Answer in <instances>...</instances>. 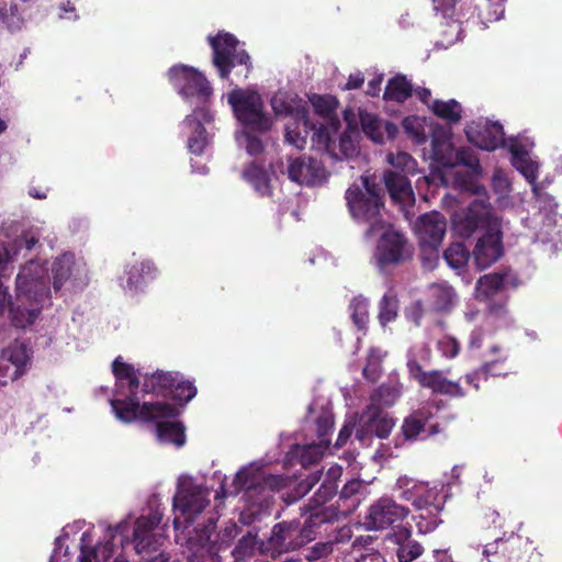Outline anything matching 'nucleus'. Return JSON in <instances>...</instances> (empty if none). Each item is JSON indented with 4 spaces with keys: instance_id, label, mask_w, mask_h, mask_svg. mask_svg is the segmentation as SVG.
<instances>
[{
    "instance_id": "1",
    "label": "nucleus",
    "mask_w": 562,
    "mask_h": 562,
    "mask_svg": "<svg viewBox=\"0 0 562 562\" xmlns=\"http://www.w3.org/2000/svg\"><path fill=\"white\" fill-rule=\"evenodd\" d=\"M48 262L40 258L27 260L16 276L18 305L13 318L21 328L34 323L40 312L50 305L52 293L82 291L89 283V270L82 256L66 250Z\"/></svg>"
},
{
    "instance_id": "2",
    "label": "nucleus",
    "mask_w": 562,
    "mask_h": 562,
    "mask_svg": "<svg viewBox=\"0 0 562 562\" xmlns=\"http://www.w3.org/2000/svg\"><path fill=\"white\" fill-rule=\"evenodd\" d=\"M470 143L484 150H494L501 146L508 148L512 154V165L532 186L537 196L539 212L526 221V226L535 231V240L543 245L550 244V250L555 252L561 241L558 226V204L546 193H539L537 183L539 162L530 156L535 142L527 135L505 138L503 126L498 122H472L465 128Z\"/></svg>"
},
{
    "instance_id": "3",
    "label": "nucleus",
    "mask_w": 562,
    "mask_h": 562,
    "mask_svg": "<svg viewBox=\"0 0 562 562\" xmlns=\"http://www.w3.org/2000/svg\"><path fill=\"white\" fill-rule=\"evenodd\" d=\"M112 371L115 376V389L110 405L116 419L125 424L137 419L153 423L157 439L161 443L183 446L184 428L179 422L173 420L179 414L177 405L143 401V405L139 406V390L134 367L117 357L112 363Z\"/></svg>"
},
{
    "instance_id": "4",
    "label": "nucleus",
    "mask_w": 562,
    "mask_h": 562,
    "mask_svg": "<svg viewBox=\"0 0 562 562\" xmlns=\"http://www.w3.org/2000/svg\"><path fill=\"white\" fill-rule=\"evenodd\" d=\"M346 200L352 217L359 223L369 225L366 238L381 234L373 254L374 265L380 271L397 265L411 257L405 237L387 227L381 216L383 203L380 194L370 184L368 177H361V186L352 184L346 192Z\"/></svg>"
},
{
    "instance_id": "5",
    "label": "nucleus",
    "mask_w": 562,
    "mask_h": 562,
    "mask_svg": "<svg viewBox=\"0 0 562 562\" xmlns=\"http://www.w3.org/2000/svg\"><path fill=\"white\" fill-rule=\"evenodd\" d=\"M477 198L452 216V227L461 237L479 234L472 250L473 263L480 270L495 263L503 255L502 222L486 201V190L477 189Z\"/></svg>"
},
{
    "instance_id": "6",
    "label": "nucleus",
    "mask_w": 562,
    "mask_h": 562,
    "mask_svg": "<svg viewBox=\"0 0 562 562\" xmlns=\"http://www.w3.org/2000/svg\"><path fill=\"white\" fill-rule=\"evenodd\" d=\"M290 480L282 475L267 474L261 461H255L243 467L235 475L232 486L226 488L222 483L216 497L236 495L245 491V497L255 506H267L271 495L288 486Z\"/></svg>"
},
{
    "instance_id": "7",
    "label": "nucleus",
    "mask_w": 562,
    "mask_h": 562,
    "mask_svg": "<svg viewBox=\"0 0 562 562\" xmlns=\"http://www.w3.org/2000/svg\"><path fill=\"white\" fill-rule=\"evenodd\" d=\"M431 158L442 169L439 171V179L446 187L454 186L462 188L467 184V176L460 173L457 168L465 166L471 169L479 167V159L470 148L456 149L451 142V134L448 131H436L431 139Z\"/></svg>"
},
{
    "instance_id": "8",
    "label": "nucleus",
    "mask_w": 562,
    "mask_h": 562,
    "mask_svg": "<svg viewBox=\"0 0 562 562\" xmlns=\"http://www.w3.org/2000/svg\"><path fill=\"white\" fill-rule=\"evenodd\" d=\"M395 426V419L379 406L368 404L360 415L348 418L339 431L335 449L342 447L356 431V439L361 445H370L373 437L387 438Z\"/></svg>"
},
{
    "instance_id": "9",
    "label": "nucleus",
    "mask_w": 562,
    "mask_h": 562,
    "mask_svg": "<svg viewBox=\"0 0 562 562\" xmlns=\"http://www.w3.org/2000/svg\"><path fill=\"white\" fill-rule=\"evenodd\" d=\"M310 517L302 524L300 520L281 521L273 526L271 535L266 542H261V550L266 555L277 557L294 551L315 539L318 512L310 510Z\"/></svg>"
},
{
    "instance_id": "10",
    "label": "nucleus",
    "mask_w": 562,
    "mask_h": 562,
    "mask_svg": "<svg viewBox=\"0 0 562 562\" xmlns=\"http://www.w3.org/2000/svg\"><path fill=\"white\" fill-rule=\"evenodd\" d=\"M209 504L210 490L190 475H180L173 496L175 529H187L194 517L201 514Z\"/></svg>"
},
{
    "instance_id": "11",
    "label": "nucleus",
    "mask_w": 562,
    "mask_h": 562,
    "mask_svg": "<svg viewBox=\"0 0 562 562\" xmlns=\"http://www.w3.org/2000/svg\"><path fill=\"white\" fill-rule=\"evenodd\" d=\"M227 101L243 128L263 134L272 127V117L265 110L263 100L256 90L234 88L227 94Z\"/></svg>"
},
{
    "instance_id": "12",
    "label": "nucleus",
    "mask_w": 562,
    "mask_h": 562,
    "mask_svg": "<svg viewBox=\"0 0 562 562\" xmlns=\"http://www.w3.org/2000/svg\"><path fill=\"white\" fill-rule=\"evenodd\" d=\"M227 101L243 128L263 134L272 127V117L265 110L263 100L256 90L234 88L227 94Z\"/></svg>"
},
{
    "instance_id": "13",
    "label": "nucleus",
    "mask_w": 562,
    "mask_h": 562,
    "mask_svg": "<svg viewBox=\"0 0 562 562\" xmlns=\"http://www.w3.org/2000/svg\"><path fill=\"white\" fill-rule=\"evenodd\" d=\"M134 373H136L135 369ZM135 376L139 384L137 374H135ZM138 390L139 406L143 405L142 398L144 393H153L162 396L165 400H171L176 402L175 405H183L196 395V387L192 382L184 380L180 373L161 370L146 374L144 376L143 389L138 386Z\"/></svg>"
},
{
    "instance_id": "14",
    "label": "nucleus",
    "mask_w": 562,
    "mask_h": 562,
    "mask_svg": "<svg viewBox=\"0 0 562 562\" xmlns=\"http://www.w3.org/2000/svg\"><path fill=\"white\" fill-rule=\"evenodd\" d=\"M314 113L308 112L310 124L313 130L312 143L317 150L333 151L331 136L337 134L340 121L336 115L337 100L331 95L314 94L310 98Z\"/></svg>"
},
{
    "instance_id": "15",
    "label": "nucleus",
    "mask_w": 562,
    "mask_h": 562,
    "mask_svg": "<svg viewBox=\"0 0 562 562\" xmlns=\"http://www.w3.org/2000/svg\"><path fill=\"white\" fill-rule=\"evenodd\" d=\"M317 406L316 402L310 406V415L316 424L318 441L305 445H293L291 450L286 453V462H292L295 459L299 460L303 468H307L318 462L324 457L325 451L329 449L327 435L334 427L333 413L329 404L326 403L319 406L321 412L314 417L313 415Z\"/></svg>"
},
{
    "instance_id": "16",
    "label": "nucleus",
    "mask_w": 562,
    "mask_h": 562,
    "mask_svg": "<svg viewBox=\"0 0 562 562\" xmlns=\"http://www.w3.org/2000/svg\"><path fill=\"white\" fill-rule=\"evenodd\" d=\"M209 42L213 50V64L221 78L227 79L237 66L241 67L240 76L248 77L251 69L250 57L233 34L220 32L216 36H209Z\"/></svg>"
},
{
    "instance_id": "17",
    "label": "nucleus",
    "mask_w": 562,
    "mask_h": 562,
    "mask_svg": "<svg viewBox=\"0 0 562 562\" xmlns=\"http://www.w3.org/2000/svg\"><path fill=\"white\" fill-rule=\"evenodd\" d=\"M168 76L179 94L194 109L206 108L213 89L202 72L193 67L176 65L169 69Z\"/></svg>"
},
{
    "instance_id": "18",
    "label": "nucleus",
    "mask_w": 562,
    "mask_h": 562,
    "mask_svg": "<svg viewBox=\"0 0 562 562\" xmlns=\"http://www.w3.org/2000/svg\"><path fill=\"white\" fill-rule=\"evenodd\" d=\"M3 229L9 240L0 243V279L5 276L11 262L26 257L34 249L42 235L40 227L20 223Z\"/></svg>"
},
{
    "instance_id": "19",
    "label": "nucleus",
    "mask_w": 562,
    "mask_h": 562,
    "mask_svg": "<svg viewBox=\"0 0 562 562\" xmlns=\"http://www.w3.org/2000/svg\"><path fill=\"white\" fill-rule=\"evenodd\" d=\"M386 161L393 167V170L384 173L385 187L391 198L400 203H412L414 192L408 176L416 173V160L405 151H397L389 153Z\"/></svg>"
},
{
    "instance_id": "20",
    "label": "nucleus",
    "mask_w": 562,
    "mask_h": 562,
    "mask_svg": "<svg viewBox=\"0 0 562 562\" xmlns=\"http://www.w3.org/2000/svg\"><path fill=\"white\" fill-rule=\"evenodd\" d=\"M236 526L226 528L221 541L220 535H215V520L210 518L203 528L194 529V535L188 539V562H220L218 552L224 543L233 537Z\"/></svg>"
},
{
    "instance_id": "21",
    "label": "nucleus",
    "mask_w": 562,
    "mask_h": 562,
    "mask_svg": "<svg viewBox=\"0 0 562 562\" xmlns=\"http://www.w3.org/2000/svg\"><path fill=\"white\" fill-rule=\"evenodd\" d=\"M212 119L213 115L207 108H198L181 122L180 134L187 138V147L192 155H203L210 145L211 135L206 124H210Z\"/></svg>"
},
{
    "instance_id": "22",
    "label": "nucleus",
    "mask_w": 562,
    "mask_h": 562,
    "mask_svg": "<svg viewBox=\"0 0 562 562\" xmlns=\"http://www.w3.org/2000/svg\"><path fill=\"white\" fill-rule=\"evenodd\" d=\"M408 514L407 507L397 504L392 497L383 496L370 506L366 525L371 530H383L398 526Z\"/></svg>"
},
{
    "instance_id": "23",
    "label": "nucleus",
    "mask_w": 562,
    "mask_h": 562,
    "mask_svg": "<svg viewBox=\"0 0 562 562\" xmlns=\"http://www.w3.org/2000/svg\"><path fill=\"white\" fill-rule=\"evenodd\" d=\"M395 491L401 499L412 503L417 509L434 507L435 510H439V506L436 505L438 490L436 486H429L428 482L403 475L397 479Z\"/></svg>"
},
{
    "instance_id": "24",
    "label": "nucleus",
    "mask_w": 562,
    "mask_h": 562,
    "mask_svg": "<svg viewBox=\"0 0 562 562\" xmlns=\"http://www.w3.org/2000/svg\"><path fill=\"white\" fill-rule=\"evenodd\" d=\"M31 361V350L24 344H12L0 352V386L19 379Z\"/></svg>"
},
{
    "instance_id": "25",
    "label": "nucleus",
    "mask_w": 562,
    "mask_h": 562,
    "mask_svg": "<svg viewBox=\"0 0 562 562\" xmlns=\"http://www.w3.org/2000/svg\"><path fill=\"white\" fill-rule=\"evenodd\" d=\"M479 359L483 360V364L465 375L467 383L475 390H479L481 380L507 374L504 371V363L508 359V351L502 346L497 344L490 345Z\"/></svg>"
},
{
    "instance_id": "26",
    "label": "nucleus",
    "mask_w": 562,
    "mask_h": 562,
    "mask_svg": "<svg viewBox=\"0 0 562 562\" xmlns=\"http://www.w3.org/2000/svg\"><path fill=\"white\" fill-rule=\"evenodd\" d=\"M414 229L422 247L425 250L428 247L431 255H435L446 234L447 222L439 212H430L418 217Z\"/></svg>"
},
{
    "instance_id": "27",
    "label": "nucleus",
    "mask_w": 562,
    "mask_h": 562,
    "mask_svg": "<svg viewBox=\"0 0 562 562\" xmlns=\"http://www.w3.org/2000/svg\"><path fill=\"white\" fill-rule=\"evenodd\" d=\"M157 276L158 268L150 259L136 260L125 266L120 285L124 292L135 294L143 291Z\"/></svg>"
},
{
    "instance_id": "28",
    "label": "nucleus",
    "mask_w": 562,
    "mask_h": 562,
    "mask_svg": "<svg viewBox=\"0 0 562 562\" xmlns=\"http://www.w3.org/2000/svg\"><path fill=\"white\" fill-rule=\"evenodd\" d=\"M288 176L299 184L317 186L326 180L327 172L317 159L299 156L289 159Z\"/></svg>"
},
{
    "instance_id": "29",
    "label": "nucleus",
    "mask_w": 562,
    "mask_h": 562,
    "mask_svg": "<svg viewBox=\"0 0 562 562\" xmlns=\"http://www.w3.org/2000/svg\"><path fill=\"white\" fill-rule=\"evenodd\" d=\"M450 370H429L418 374L414 380L425 389L434 393L448 395L452 397H463L465 392L457 381L448 378Z\"/></svg>"
},
{
    "instance_id": "30",
    "label": "nucleus",
    "mask_w": 562,
    "mask_h": 562,
    "mask_svg": "<svg viewBox=\"0 0 562 562\" xmlns=\"http://www.w3.org/2000/svg\"><path fill=\"white\" fill-rule=\"evenodd\" d=\"M270 103L277 116L290 117L292 121H302L305 132H307V125L310 124L308 110L301 99L288 92L278 91L272 95Z\"/></svg>"
},
{
    "instance_id": "31",
    "label": "nucleus",
    "mask_w": 562,
    "mask_h": 562,
    "mask_svg": "<svg viewBox=\"0 0 562 562\" xmlns=\"http://www.w3.org/2000/svg\"><path fill=\"white\" fill-rule=\"evenodd\" d=\"M434 411L437 412V408L427 404L408 416L402 427L404 436L408 439L426 438L438 432L437 424L431 423Z\"/></svg>"
},
{
    "instance_id": "32",
    "label": "nucleus",
    "mask_w": 562,
    "mask_h": 562,
    "mask_svg": "<svg viewBox=\"0 0 562 562\" xmlns=\"http://www.w3.org/2000/svg\"><path fill=\"white\" fill-rule=\"evenodd\" d=\"M518 285L517 276L510 271L490 273L481 277L475 286L476 296L488 299L497 291L506 288H516Z\"/></svg>"
},
{
    "instance_id": "33",
    "label": "nucleus",
    "mask_w": 562,
    "mask_h": 562,
    "mask_svg": "<svg viewBox=\"0 0 562 562\" xmlns=\"http://www.w3.org/2000/svg\"><path fill=\"white\" fill-rule=\"evenodd\" d=\"M359 119L363 133L376 144L384 142L385 134H387L389 137H393L397 131L394 124L384 122L375 114L363 110L359 111Z\"/></svg>"
},
{
    "instance_id": "34",
    "label": "nucleus",
    "mask_w": 562,
    "mask_h": 562,
    "mask_svg": "<svg viewBox=\"0 0 562 562\" xmlns=\"http://www.w3.org/2000/svg\"><path fill=\"white\" fill-rule=\"evenodd\" d=\"M29 7L30 0H0V25L10 31L19 30Z\"/></svg>"
},
{
    "instance_id": "35",
    "label": "nucleus",
    "mask_w": 562,
    "mask_h": 562,
    "mask_svg": "<svg viewBox=\"0 0 562 562\" xmlns=\"http://www.w3.org/2000/svg\"><path fill=\"white\" fill-rule=\"evenodd\" d=\"M403 392V384L398 375H390L387 382L380 385L371 395L370 404L379 406L382 411L384 407L393 406Z\"/></svg>"
},
{
    "instance_id": "36",
    "label": "nucleus",
    "mask_w": 562,
    "mask_h": 562,
    "mask_svg": "<svg viewBox=\"0 0 562 562\" xmlns=\"http://www.w3.org/2000/svg\"><path fill=\"white\" fill-rule=\"evenodd\" d=\"M342 468L340 465H333L328 469L326 476L310 501V510H317L328 501H330L337 492V481L341 476Z\"/></svg>"
},
{
    "instance_id": "37",
    "label": "nucleus",
    "mask_w": 562,
    "mask_h": 562,
    "mask_svg": "<svg viewBox=\"0 0 562 562\" xmlns=\"http://www.w3.org/2000/svg\"><path fill=\"white\" fill-rule=\"evenodd\" d=\"M429 297L434 308L440 312L450 311L458 304V295L447 282L431 284L429 286Z\"/></svg>"
},
{
    "instance_id": "38",
    "label": "nucleus",
    "mask_w": 562,
    "mask_h": 562,
    "mask_svg": "<svg viewBox=\"0 0 562 562\" xmlns=\"http://www.w3.org/2000/svg\"><path fill=\"white\" fill-rule=\"evenodd\" d=\"M243 178L259 195L271 194L270 175L262 166L251 162L244 169Z\"/></svg>"
},
{
    "instance_id": "39",
    "label": "nucleus",
    "mask_w": 562,
    "mask_h": 562,
    "mask_svg": "<svg viewBox=\"0 0 562 562\" xmlns=\"http://www.w3.org/2000/svg\"><path fill=\"white\" fill-rule=\"evenodd\" d=\"M406 367L412 379L425 372L423 366L429 364L431 360L430 347L425 342L415 344L409 348L406 356Z\"/></svg>"
},
{
    "instance_id": "40",
    "label": "nucleus",
    "mask_w": 562,
    "mask_h": 562,
    "mask_svg": "<svg viewBox=\"0 0 562 562\" xmlns=\"http://www.w3.org/2000/svg\"><path fill=\"white\" fill-rule=\"evenodd\" d=\"M85 525V520H76L72 524H68L63 528L61 535L57 537L55 540V548L50 555L49 562L69 561L68 546H66L65 543L71 536H75L79 531H81Z\"/></svg>"
},
{
    "instance_id": "41",
    "label": "nucleus",
    "mask_w": 562,
    "mask_h": 562,
    "mask_svg": "<svg viewBox=\"0 0 562 562\" xmlns=\"http://www.w3.org/2000/svg\"><path fill=\"white\" fill-rule=\"evenodd\" d=\"M357 135H358V133L355 130H349V131H346L344 134H341L339 136V142H338L339 151H337L336 150L337 145H336V139H335L336 134H333L331 147L334 150L333 151L323 150V151L329 154L335 159L351 157L358 150L357 139H356Z\"/></svg>"
},
{
    "instance_id": "42",
    "label": "nucleus",
    "mask_w": 562,
    "mask_h": 562,
    "mask_svg": "<svg viewBox=\"0 0 562 562\" xmlns=\"http://www.w3.org/2000/svg\"><path fill=\"white\" fill-rule=\"evenodd\" d=\"M412 93L413 87L406 77L397 75L389 80L384 91V99L402 103L411 97Z\"/></svg>"
},
{
    "instance_id": "43",
    "label": "nucleus",
    "mask_w": 562,
    "mask_h": 562,
    "mask_svg": "<svg viewBox=\"0 0 562 562\" xmlns=\"http://www.w3.org/2000/svg\"><path fill=\"white\" fill-rule=\"evenodd\" d=\"M257 553L266 554L261 550V543L257 541V536L251 532L244 536L233 551L235 562H248Z\"/></svg>"
},
{
    "instance_id": "44",
    "label": "nucleus",
    "mask_w": 562,
    "mask_h": 562,
    "mask_svg": "<svg viewBox=\"0 0 562 562\" xmlns=\"http://www.w3.org/2000/svg\"><path fill=\"white\" fill-rule=\"evenodd\" d=\"M398 312V301L396 294L389 290L379 303V322L385 327L389 323L395 321Z\"/></svg>"
},
{
    "instance_id": "45",
    "label": "nucleus",
    "mask_w": 562,
    "mask_h": 562,
    "mask_svg": "<svg viewBox=\"0 0 562 562\" xmlns=\"http://www.w3.org/2000/svg\"><path fill=\"white\" fill-rule=\"evenodd\" d=\"M430 109L438 117L451 123H456L461 119L462 108L456 100H434Z\"/></svg>"
},
{
    "instance_id": "46",
    "label": "nucleus",
    "mask_w": 562,
    "mask_h": 562,
    "mask_svg": "<svg viewBox=\"0 0 562 562\" xmlns=\"http://www.w3.org/2000/svg\"><path fill=\"white\" fill-rule=\"evenodd\" d=\"M443 258L449 267L462 270L470 260V252L461 243L450 245L443 252Z\"/></svg>"
},
{
    "instance_id": "47",
    "label": "nucleus",
    "mask_w": 562,
    "mask_h": 562,
    "mask_svg": "<svg viewBox=\"0 0 562 562\" xmlns=\"http://www.w3.org/2000/svg\"><path fill=\"white\" fill-rule=\"evenodd\" d=\"M349 312L358 329H366L369 322V301L361 295L353 297L349 304Z\"/></svg>"
},
{
    "instance_id": "48",
    "label": "nucleus",
    "mask_w": 562,
    "mask_h": 562,
    "mask_svg": "<svg viewBox=\"0 0 562 562\" xmlns=\"http://www.w3.org/2000/svg\"><path fill=\"white\" fill-rule=\"evenodd\" d=\"M386 352L380 348H371L368 353L367 363L363 368V376L374 382L376 381L382 373V361Z\"/></svg>"
},
{
    "instance_id": "49",
    "label": "nucleus",
    "mask_w": 562,
    "mask_h": 562,
    "mask_svg": "<svg viewBox=\"0 0 562 562\" xmlns=\"http://www.w3.org/2000/svg\"><path fill=\"white\" fill-rule=\"evenodd\" d=\"M405 133L416 143L423 144L426 142V119L411 115L402 122Z\"/></svg>"
},
{
    "instance_id": "50",
    "label": "nucleus",
    "mask_w": 562,
    "mask_h": 562,
    "mask_svg": "<svg viewBox=\"0 0 562 562\" xmlns=\"http://www.w3.org/2000/svg\"><path fill=\"white\" fill-rule=\"evenodd\" d=\"M313 135V130L307 128L305 132V127L302 121H293V123H288L285 125V142L297 149H303L306 144V137L308 134Z\"/></svg>"
},
{
    "instance_id": "51",
    "label": "nucleus",
    "mask_w": 562,
    "mask_h": 562,
    "mask_svg": "<svg viewBox=\"0 0 562 562\" xmlns=\"http://www.w3.org/2000/svg\"><path fill=\"white\" fill-rule=\"evenodd\" d=\"M505 1L506 0H484V9H480L477 12V20L484 27L487 26V23L498 21L503 18Z\"/></svg>"
},
{
    "instance_id": "52",
    "label": "nucleus",
    "mask_w": 562,
    "mask_h": 562,
    "mask_svg": "<svg viewBox=\"0 0 562 562\" xmlns=\"http://www.w3.org/2000/svg\"><path fill=\"white\" fill-rule=\"evenodd\" d=\"M43 345L52 350L57 356H63L68 352L69 337L64 326H59L52 333Z\"/></svg>"
},
{
    "instance_id": "53",
    "label": "nucleus",
    "mask_w": 562,
    "mask_h": 562,
    "mask_svg": "<svg viewBox=\"0 0 562 562\" xmlns=\"http://www.w3.org/2000/svg\"><path fill=\"white\" fill-rule=\"evenodd\" d=\"M254 133L256 132L254 131ZM236 140L238 146L245 148L251 156L260 154L263 149V144L260 137L252 134V131L248 128H243L241 131L236 132Z\"/></svg>"
},
{
    "instance_id": "54",
    "label": "nucleus",
    "mask_w": 562,
    "mask_h": 562,
    "mask_svg": "<svg viewBox=\"0 0 562 562\" xmlns=\"http://www.w3.org/2000/svg\"><path fill=\"white\" fill-rule=\"evenodd\" d=\"M408 536L406 531L407 539L398 543L396 548V555L400 562H411L423 553L422 546L417 541L408 539Z\"/></svg>"
},
{
    "instance_id": "55",
    "label": "nucleus",
    "mask_w": 562,
    "mask_h": 562,
    "mask_svg": "<svg viewBox=\"0 0 562 562\" xmlns=\"http://www.w3.org/2000/svg\"><path fill=\"white\" fill-rule=\"evenodd\" d=\"M484 341H485V331L477 327L474 328L470 335L469 340L467 345V352L472 358H480L483 356V352L486 350L484 349Z\"/></svg>"
},
{
    "instance_id": "56",
    "label": "nucleus",
    "mask_w": 562,
    "mask_h": 562,
    "mask_svg": "<svg viewBox=\"0 0 562 562\" xmlns=\"http://www.w3.org/2000/svg\"><path fill=\"white\" fill-rule=\"evenodd\" d=\"M475 11H477V8H474V11L469 15L467 13L461 12L458 14V18L456 20H451L450 22L447 23V32H449L450 34H456V38L449 41V43L462 40L463 29L461 27V24L463 23V21H465L467 23L472 22L473 24L481 23L477 20V14H475Z\"/></svg>"
},
{
    "instance_id": "57",
    "label": "nucleus",
    "mask_w": 562,
    "mask_h": 562,
    "mask_svg": "<svg viewBox=\"0 0 562 562\" xmlns=\"http://www.w3.org/2000/svg\"><path fill=\"white\" fill-rule=\"evenodd\" d=\"M492 188L498 195L499 200L505 199L509 194L512 190V183L508 175L504 170L496 169L494 171L492 177Z\"/></svg>"
},
{
    "instance_id": "58",
    "label": "nucleus",
    "mask_w": 562,
    "mask_h": 562,
    "mask_svg": "<svg viewBox=\"0 0 562 562\" xmlns=\"http://www.w3.org/2000/svg\"><path fill=\"white\" fill-rule=\"evenodd\" d=\"M509 543L505 541L503 538H497L494 542L487 543L484 546L483 555L490 561L494 558L495 562H502V559L498 557L502 553L503 557H506L508 551Z\"/></svg>"
},
{
    "instance_id": "59",
    "label": "nucleus",
    "mask_w": 562,
    "mask_h": 562,
    "mask_svg": "<svg viewBox=\"0 0 562 562\" xmlns=\"http://www.w3.org/2000/svg\"><path fill=\"white\" fill-rule=\"evenodd\" d=\"M319 479H321V472H316V473L312 474L310 477H307L306 480L300 482L295 486L293 495H288L285 501L289 503H292V502H295L299 498L303 497L319 481Z\"/></svg>"
},
{
    "instance_id": "60",
    "label": "nucleus",
    "mask_w": 562,
    "mask_h": 562,
    "mask_svg": "<svg viewBox=\"0 0 562 562\" xmlns=\"http://www.w3.org/2000/svg\"><path fill=\"white\" fill-rule=\"evenodd\" d=\"M437 348L443 357L454 358L460 351V344L452 336H443L438 340Z\"/></svg>"
},
{
    "instance_id": "61",
    "label": "nucleus",
    "mask_w": 562,
    "mask_h": 562,
    "mask_svg": "<svg viewBox=\"0 0 562 562\" xmlns=\"http://www.w3.org/2000/svg\"><path fill=\"white\" fill-rule=\"evenodd\" d=\"M333 551V544L330 542H317L308 549L306 559L314 561L327 557Z\"/></svg>"
},
{
    "instance_id": "62",
    "label": "nucleus",
    "mask_w": 562,
    "mask_h": 562,
    "mask_svg": "<svg viewBox=\"0 0 562 562\" xmlns=\"http://www.w3.org/2000/svg\"><path fill=\"white\" fill-rule=\"evenodd\" d=\"M434 10L440 12L442 18L450 19L453 16V8L457 0H431Z\"/></svg>"
},
{
    "instance_id": "63",
    "label": "nucleus",
    "mask_w": 562,
    "mask_h": 562,
    "mask_svg": "<svg viewBox=\"0 0 562 562\" xmlns=\"http://www.w3.org/2000/svg\"><path fill=\"white\" fill-rule=\"evenodd\" d=\"M362 487H363V485H362L361 481L350 480L349 482H347L344 485V487L340 492V495L344 498H350V497L357 495L362 490Z\"/></svg>"
},
{
    "instance_id": "64",
    "label": "nucleus",
    "mask_w": 562,
    "mask_h": 562,
    "mask_svg": "<svg viewBox=\"0 0 562 562\" xmlns=\"http://www.w3.org/2000/svg\"><path fill=\"white\" fill-rule=\"evenodd\" d=\"M356 562H386L384 557L378 551H371L362 554Z\"/></svg>"
}]
</instances>
